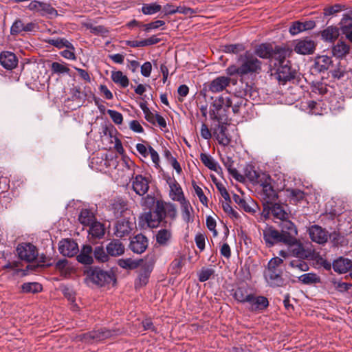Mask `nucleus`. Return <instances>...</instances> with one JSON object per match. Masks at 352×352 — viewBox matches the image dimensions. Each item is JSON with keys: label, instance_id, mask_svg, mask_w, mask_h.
<instances>
[{"label": "nucleus", "instance_id": "393cba45", "mask_svg": "<svg viewBox=\"0 0 352 352\" xmlns=\"http://www.w3.org/2000/svg\"><path fill=\"white\" fill-rule=\"evenodd\" d=\"M233 199L239 207L243 209L245 212L250 214H254L256 212L257 206L252 199L247 201L236 194H234Z\"/></svg>", "mask_w": 352, "mask_h": 352}, {"label": "nucleus", "instance_id": "0eeeda50", "mask_svg": "<svg viewBox=\"0 0 352 352\" xmlns=\"http://www.w3.org/2000/svg\"><path fill=\"white\" fill-rule=\"evenodd\" d=\"M263 238L267 247L271 248L276 244L285 243V238L282 236L280 231L273 226H267L263 230Z\"/></svg>", "mask_w": 352, "mask_h": 352}, {"label": "nucleus", "instance_id": "a211bd4d", "mask_svg": "<svg viewBox=\"0 0 352 352\" xmlns=\"http://www.w3.org/2000/svg\"><path fill=\"white\" fill-rule=\"evenodd\" d=\"M78 252L79 254H76V260L78 263L85 265H90L94 263L91 245L89 244L83 245Z\"/></svg>", "mask_w": 352, "mask_h": 352}, {"label": "nucleus", "instance_id": "2eb2a0df", "mask_svg": "<svg viewBox=\"0 0 352 352\" xmlns=\"http://www.w3.org/2000/svg\"><path fill=\"white\" fill-rule=\"evenodd\" d=\"M133 223L128 219L118 221L114 227V234L118 238H123L130 234L133 230Z\"/></svg>", "mask_w": 352, "mask_h": 352}, {"label": "nucleus", "instance_id": "aec40b11", "mask_svg": "<svg viewBox=\"0 0 352 352\" xmlns=\"http://www.w3.org/2000/svg\"><path fill=\"white\" fill-rule=\"evenodd\" d=\"M148 244L147 238L144 235L139 234L131 239L129 248L134 253L142 254L147 248Z\"/></svg>", "mask_w": 352, "mask_h": 352}, {"label": "nucleus", "instance_id": "2f4dec72", "mask_svg": "<svg viewBox=\"0 0 352 352\" xmlns=\"http://www.w3.org/2000/svg\"><path fill=\"white\" fill-rule=\"evenodd\" d=\"M168 185L170 187V197L172 200L179 202L186 199L182 187L175 179H170L168 182Z\"/></svg>", "mask_w": 352, "mask_h": 352}, {"label": "nucleus", "instance_id": "5701e85b", "mask_svg": "<svg viewBox=\"0 0 352 352\" xmlns=\"http://www.w3.org/2000/svg\"><path fill=\"white\" fill-rule=\"evenodd\" d=\"M132 187L136 194L142 196L148 190V180L141 175H137L133 177Z\"/></svg>", "mask_w": 352, "mask_h": 352}, {"label": "nucleus", "instance_id": "4468645a", "mask_svg": "<svg viewBox=\"0 0 352 352\" xmlns=\"http://www.w3.org/2000/svg\"><path fill=\"white\" fill-rule=\"evenodd\" d=\"M109 210L112 212L114 218H120L130 214L127 203L122 199H116L109 206Z\"/></svg>", "mask_w": 352, "mask_h": 352}, {"label": "nucleus", "instance_id": "9b49d317", "mask_svg": "<svg viewBox=\"0 0 352 352\" xmlns=\"http://www.w3.org/2000/svg\"><path fill=\"white\" fill-rule=\"evenodd\" d=\"M59 252L64 256L72 257L78 254V243L71 239H65L58 243Z\"/></svg>", "mask_w": 352, "mask_h": 352}, {"label": "nucleus", "instance_id": "774afa93", "mask_svg": "<svg viewBox=\"0 0 352 352\" xmlns=\"http://www.w3.org/2000/svg\"><path fill=\"white\" fill-rule=\"evenodd\" d=\"M287 191L289 192L290 197L294 199L295 201H299L304 199L305 193L299 189H291L287 190Z\"/></svg>", "mask_w": 352, "mask_h": 352}, {"label": "nucleus", "instance_id": "de8ad7c7", "mask_svg": "<svg viewBox=\"0 0 352 352\" xmlns=\"http://www.w3.org/2000/svg\"><path fill=\"white\" fill-rule=\"evenodd\" d=\"M89 226H90L89 232L92 236L101 239L104 235V228L101 223L95 221Z\"/></svg>", "mask_w": 352, "mask_h": 352}, {"label": "nucleus", "instance_id": "338daca9", "mask_svg": "<svg viewBox=\"0 0 352 352\" xmlns=\"http://www.w3.org/2000/svg\"><path fill=\"white\" fill-rule=\"evenodd\" d=\"M289 32L293 36L304 32L302 22L299 21L293 22L289 27Z\"/></svg>", "mask_w": 352, "mask_h": 352}, {"label": "nucleus", "instance_id": "0e129e2a", "mask_svg": "<svg viewBox=\"0 0 352 352\" xmlns=\"http://www.w3.org/2000/svg\"><path fill=\"white\" fill-rule=\"evenodd\" d=\"M192 187L195 190V194L197 195V197H199V199L200 201V202L204 205V206H206L208 205V198L206 197V196L204 195V192H203V190L201 189V187H199V186H197L195 182H192Z\"/></svg>", "mask_w": 352, "mask_h": 352}, {"label": "nucleus", "instance_id": "3c124183", "mask_svg": "<svg viewBox=\"0 0 352 352\" xmlns=\"http://www.w3.org/2000/svg\"><path fill=\"white\" fill-rule=\"evenodd\" d=\"M200 160L206 167L212 170L217 172L218 168H219L218 163L213 157L206 153H201Z\"/></svg>", "mask_w": 352, "mask_h": 352}, {"label": "nucleus", "instance_id": "37998d69", "mask_svg": "<svg viewBox=\"0 0 352 352\" xmlns=\"http://www.w3.org/2000/svg\"><path fill=\"white\" fill-rule=\"evenodd\" d=\"M111 79L117 85L125 88L129 86V80L126 75H124L121 71L111 72Z\"/></svg>", "mask_w": 352, "mask_h": 352}, {"label": "nucleus", "instance_id": "c9c22d12", "mask_svg": "<svg viewBox=\"0 0 352 352\" xmlns=\"http://www.w3.org/2000/svg\"><path fill=\"white\" fill-rule=\"evenodd\" d=\"M331 63V57L326 55L319 56L315 60L314 67L318 72H321L327 70Z\"/></svg>", "mask_w": 352, "mask_h": 352}, {"label": "nucleus", "instance_id": "09e8293b", "mask_svg": "<svg viewBox=\"0 0 352 352\" xmlns=\"http://www.w3.org/2000/svg\"><path fill=\"white\" fill-rule=\"evenodd\" d=\"M93 257L100 263L107 262L109 258L102 245H98L93 249Z\"/></svg>", "mask_w": 352, "mask_h": 352}, {"label": "nucleus", "instance_id": "5fc2aeb1", "mask_svg": "<svg viewBox=\"0 0 352 352\" xmlns=\"http://www.w3.org/2000/svg\"><path fill=\"white\" fill-rule=\"evenodd\" d=\"M225 166L227 168L229 173L237 181L242 182L244 179V177L239 173L238 170L232 167L233 161L231 158L228 157L226 160L223 161Z\"/></svg>", "mask_w": 352, "mask_h": 352}, {"label": "nucleus", "instance_id": "a19ab883", "mask_svg": "<svg viewBox=\"0 0 352 352\" xmlns=\"http://www.w3.org/2000/svg\"><path fill=\"white\" fill-rule=\"evenodd\" d=\"M252 294H249L248 289L245 287H237L234 292L233 296L236 300L241 303H245L248 300H250V296Z\"/></svg>", "mask_w": 352, "mask_h": 352}, {"label": "nucleus", "instance_id": "ea45409f", "mask_svg": "<svg viewBox=\"0 0 352 352\" xmlns=\"http://www.w3.org/2000/svg\"><path fill=\"white\" fill-rule=\"evenodd\" d=\"M45 43L60 50L64 47L65 48H73V44L70 43L67 39L65 38H48L45 40Z\"/></svg>", "mask_w": 352, "mask_h": 352}, {"label": "nucleus", "instance_id": "473e14b6", "mask_svg": "<svg viewBox=\"0 0 352 352\" xmlns=\"http://www.w3.org/2000/svg\"><path fill=\"white\" fill-rule=\"evenodd\" d=\"M320 36L323 41L333 43L339 37L340 29L336 26H328L320 32Z\"/></svg>", "mask_w": 352, "mask_h": 352}, {"label": "nucleus", "instance_id": "ddd939ff", "mask_svg": "<svg viewBox=\"0 0 352 352\" xmlns=\"http://www.w3.org/2000/svg\"><path fill=\"white\" fill-rule=\"evenodd\" d=\"M315 49V42L308 37L297 40L294 46V51L297 54L303 55L313 54Z\"/></svg>", "mask_w": 352, "mask_h": 352}, {"label": "nucleus", "instance_id": "423d86ee", "mask_svg": "<svg viewBox=\"0 0 352 352\" xmlns=\"http://www.w3.org/2000/svg\"><path fill=\"white\" fill-rule=\"evenodd\" d=\"M276 67L274 75L279 83L285 85L287 82L296 79L298 73L295 69L292 68L291 63L280 65Z\"/></svg>", "mask_w": 352, "mask_h": 352}, {"label": "nucleus", "instance_id": "f03ea898", "mask_svg": "<svg viewBox=\"0 0 352 352\" xmlns=\"http://www.w3.org/2000/svg\"><path fill=\"white\" fill-rule=\"evenodd\" d=\"M258 184V194L262 203L265 204H272L276 202L278 198V192L274 189V181L269 175H263V179L260 180Z\"/></svg>", "mask_w": 352, "mask_h": 352}, {"label": "nucleus", "instance_id": "20e7f679", "mask_svg": "<svg viewBox=\"0 0 352 352\" xmlns=\"http://www.w3.org/2000/svg\"><path fill=\"white\" fill-rule=\"evenodd\" d=\"M85 274L87 280L100 287L116 282L115 276L111 271H105L99 267H90Z\"/></svg>", "mask_w": 352, "mask_h": 352}, {"label": "nucleus", "instance_id": "bb28decb", "mask_svg": "<svg viewBox=\"0 0 352 352\" xmlns=\"http://www.w3.org/2000/svg\"><path fill=\"white\" fill-rule=\"evenodd\" d=\"M171 223H168L169 228H162L159 230L155 235L156 242L160 246H167L172 239Z\"/></svg>", "mask_w": 352, "mask_h": 352}, {"label": "nucleus", "instance_id": "79ce46f5", "mask_svg": "<svg viewBox=\"0 0 352 352\" xmlns=\"http://www.w3.org/2000/svg\"><path fill=\"white\" fill-rule=\"evenodd\" d=\"M185 256L184 255H178L177 257L171 262L169 270L172 274H178L180 273L182 267L185 264Z\"/></svg>", "mask_w": 352, "mask_h": 352}, {"label": "nucleus", "instance_id": "58836bf2", "mask_svg": "<svg viewBox=\"0 0 352 352\" xmlns=\"http://www.w3.org/2000/svg\"><path fill=\"white\" fill-rule=\"evenodd\" d=\"M79 222L86 226L94 223L96 217L94 213L89 209H82L78 215Z\"/></svg>", "mask_w": 352, "mask_h": 352}, {"label": "nucleus", "instance_id": "f3484780", "mask_svg": "<svg viewBox=\"0 0 352 352\" xmlns=\"http://www.w3.org/2000/svg\"><path fill=\"white\" fill-rule=\"evenodd\" d=\"M292 52V50L289 47H276L272 53L273 58L275 60L274 65L278 66L290 63L287 58L291 56Z\"/></svg>", "mask_w": 352, "mask_h": 352}, {"label": "nucleus", "instance_id": "e433bc0d", "mask_svg": "<svg viewBox=\"0 0 352 352\" xmlns=\"http://www.w3.org/2000/svg\"><path fill=\"white\" fill-rule=\"evenodd\" d=\"M182 209V217L183 220L188 223L190 221H193V217L192 216V212L193 209L190 204V202L186 199H183V201H179Z\"/></svg>", "mask_w": 352, "mask_h": 352}, {"label": "nucleus", "instance_id": "e2e57ef3", "mask_svg": "<svg viewBox=\"0 0 352 352\" xmlns=\"http://www.w3.org/2000/svg\"><path fill=\"white\" fill-rule=\"evenodd\" d=\"M230 202H231L230 199V201H225L224 202L222 203V208H223L224 212H226L230 217L237 219L240 217V215L230 206Z\"/></svg>", "mask_w": 352, "mask_h": 352}, {"label": "nucleus", "instance_id": "864d4df0", "mask_svg": "<svg viewBox=\"0 0 352 352\" xmlns=\"http://www.w3.org/2000/svg\"><path fill=\"white\" fill-rule=\"evenodd\" d=\"M298 280L305 285H311L320 282V277L315 273L304 274L298 277Z\"/></svg>", "mask_w": 352, "mask_h": 352}, {"label": "nucleus", "instance_id": "f8f14e48", "mask_svg": "<svg viewBox=\"0 0 352 352\" xmlns=\"http://www.w3.org/2000/svg\"><path fill=\"white\" fill-rule=\"evenodd\" d=\"M19 257L28 262L34 261L37 256V250L31 243L19 244L16 248Z\"/></svg>", "mask_w": 352, "mask_h": 352}, {"label": "nucleus", "instance_id": "7ed1b4c3", "mask_svg": "<svg viewBox=\"0 0 352 352\" xmlns=\"http://www.w3.org/2000/svg\"><path fill=\"white\" fill-rule=\"evenodd\" d=\"M239 63L243 77L255 76L261 71L262 62L249 52L239 56Z\"/></svg>", "mask_w": 352, "mask_h": 352}, {"label": "nucleus", "instance_id": "052dcab7", "mask_svg": "<svg viewBox=\"0 0 352 352\" xmlns=\"http://www.w3.org/2000/svg\"><path fill=\"white\" fill-rule=\"evenodd\" d=\"M214 274L212 268L202 267L198 273V279L200 282H205L210 278Z\"/></svg>", "mask_w": 352, "mask_h": 352}, {"label": "nucleus", "instance_id": "603ef678", "mask_svg": "<svg viewBox=\"0 0 352 352\" xmlns=\"http://www.w3.org/2000/svg\"><path fill=\"white\" fill-rule=\"evenodd\" d=\"M272 215L274 218L280 219L282 221L287 219L288 214L284 210L283 207L281 205L277 204L276 201L272 204Z\"/></svg>", "mask_w": 352, "mask_h": 352}, {"label": "nucleus", "instance_id": "72a5a7b5", "mask_svg": "<svg viewBox=\"0 0 352 352\" xmlns=\"http://www.w3.org/2000/svg\"><path fill=\"white\" fill-rule=\"evenodd\" d=\"M230 96H220L217 98L213 103L212 106L214 108L212 111H215V113L219 114V111L223 109L225 111H226L229 108H230Z\"/></svg>", "mask_w": 352, "mask_h": 352}, {"label": "nucleus", "instance_id": "680f3d73", "mask_svg": "<svg viewBox=\"0 0 352 352\" xmlns=\"http://www.w3.org/2000/svg\"><path fill=\"white\" fill-rule=\"evenodd\" d=\"M244 50V45L240 43L226 45L223 47V52L226 53L238 54Z\"/></svg>", "mask_w": 352, "mask_h": 352}, {"label": "nucleus", "instance_id": "49530a36", "mask_svg": "<svg viewBox=\"0 0 352 352\" xmlns=\"http://www.w3.org/2000/svg\"><path fill=\"white\" fill-rule=\"evenodd\" d=\"M230 107L232 108V112L234 114L240 113L241 109L245 105L246 100L233 96L230 97Z\"/></svg>", "mask_w": 352, "mask_h": 352}, {"label": "nucleus", "instance_id": "13d9d810", "mask_svg": "<svg viewBox=\"0 0 352 352\" xmlns=\"http://www.w3.org/2000/svg\"><path fill=\"white\" fill-rule=\"evenodd\" d=\"M118 264L123 269L133 270L139 266L140 261H134L131 258H121L118 261Z\"/></svg>", "mask_w": 352, "mask_h": 352}, {"label": "nucleus", "instance_id": "cd10ccee", "mask_svg": "<svg viewBox=\"0 0 352 352\" xmlns=\"http://www.w3.org/2000/svg\"><path fill=\"white\" fill-rule=\"evenodd\" d=\"M124 245L123 243L118 239H113L111 240L106 247L107 252L108 253L109 256H119L122 255L124 253Z\"/></svg>", "mask_w": 352, "mask_h": 352}, {"label": "nucleus", "instance_id": "69168bd1", "mask_svg": "<svg viewBox=\"0 0 352 352\" xmlns=\"http://www.w3.org/2000/svg\"><path fill=\"white\" fill-rule=\"evenodd\" d=\"M107 113L113 120V122L116 124H122L123 121V116L122 113L120 112L116 111V110H111L108 109Z\"/></svg>", "mask_w": 352, "mask_h": 352}, {"label": "nucleus", "instance_id": "a878e982", "mask_svg": "<svg viewBox=\"0 0 352 352\" xmlns=\"http://www.w3.org/2000/svg\"><path fill=\"white\" fill-rule=\"evenodd\" d=\"M285 244L288 245L289 253L296 258H306L309 256V254L305 250L303 245L298 241L296 238L294 243Z\"/></svg>", "mask_w": 352, "mask_h": 352}, {"label": "nucleus", "instance_id": "c756f323", "mask_svg": "<svg viewBox=\"0 0 352 352\" xmlns=\"http://www.w3.org/2000/svg\"><path fill=\"white\" fill-rule=\"evenodd\" d=\"M351 46L344 41L340 40L332 47L333 56L339 59L344 58L350 52Z\"/></svg>", "mask_w": 352, "mask_h": 352}, {"label": "nucleus", "instance_id": "4d7b16f0", "mask_svg": "<svg viewBox=\"0 0 352 352\" xmlns=\"http://www.w3.org/2000/svg\"><path fill=\"white\" fill-rule=\"evenodd\" d=\"M255 54L262 58H269L272 53L271 47L266 44H261L255 49Z\"/></svg>", "mask_w": 352, "mask_h": 352}, {"label": "nucleus", "instance_id": "4c0bfd02", "mask_svg": "<svg viewBox=\"0 0 352 352\" xmlns=\"http://www.w3.org/2000/svg\"><path fill=\"white\" fill-rule=\"evenodd\" d=\"M245 175L251 182L258 184L260 180L263 179V176L267 174L257 172L252 166H247L245 169Z\"/></svg>", "mask_w": 352, "mask_h": 352}, {"label": "nucleus", "instance_id": "8fccbe9b", "mask_svg": "<svg viewBox=\"0 0 352 352\" xmlns=\"http://www.w3.org/2000/svg\"><path fill=\"white\" fill-rule=\"evenodd\" d=\"M305 258H296L292 259L289 263V266L294 270L300 272H307L309 270L308 263L304 261Z\"/></svg>", "mask_w": 352, "mask_h": 352}, {"label": "nucleus", "instance_id": "7c9ffc66", "mask_svg": "<svg viewBox=\"0 0 352 352\" xmlns=\"http://www.w3.org/2000/svg\"><path fill=\"white\" fill-rule=\"evenodd\" d=\"M347 233L342 231L341 226L338 228V231L329 234V239L331 243L336 246H346L349 243V240L346 238Z\"/></svg>", "mask_w": 352, "mask_h": 352}, {"label": "nucleus", "instance_id": "bf43d9fd", "mask_svg": "<svg viewBox=\"0 0 352 352\" xmlns=\"http://www.w3.org/2000/svg\"><path fill=\"white\" fill-rule=\"evenodd\" d=\"M51 70L52 73L57 74H69L70 69L65 64H62L58 62H53L51 64Z\"/></svg>", "mask_w": 352, "mask_h": 352}, {"label": "nucleus", "instance_id": "412c9836", "mask_svg": "<svg viewBox=\"0 0 352 352\" xmlns=\"http://www.w3.org/2000/svg\"><path fill=\"white\" fill-rule=\"evenodd\" d=\"M231 79L228 76H218L208 85V90L212 93L223 91L230 84Z\"/></svg>", "mask_w": 352, "mask_h": 352}, {"label": "nucleus", "instance_id": "c03bdc74", "mask_svg": "<svg viewBox=\"0 0 352 352\" xmlns=\"http://www.w3.org/2000/svg\"><path fill=\"white\" fill-rule=\"evenodd\" d=\"M21 288V292L25 294H37L43 290L42 285L37 282L24 283Z\"/></svg>", "mask_w": 352, "mask_h": 352}, {"label": "nucleus", "instance_id": "f704fd0d", "mask_svg": "<svg viewBox=\"0 0 352 352\" xmlns=\"http://www.w3.org/2000/svg\"><path fill=\"white\" fill-rule=\"evenodd\" d=\"M41 16H47L50 19L55 18L58 16L57 10L50 3L44 1L41 2L38 12Z\"/></svg>", "mask_w": 352, "mask_h": 352}, {"label": "nucleus", "instance_id": "f257e3e1", "mask_svg": "<svg viewBox=\"0 0 352 352\" xmlns=\"http://www.w3.org/2000/svg\"><path fill=\"white\" fill-rule=\"evenodd\" d=\"M177 215V207L174 204L157 200L153 212L151 211L143 213L139 218V225L148 228H157L160 223L162 226H167L168 222L165 219L169 218L175 220Z\"/></svg>", "mask_w": 352, "mask_h": 352}, {"label": "nucleus", "instance_id": "39448f33", "mask_svg": "<svg viewBox=\"0 0 352 352\" xmlns=\"http://www.w3.org/2000/svg\"><path fill=\"white\" fill-rule=\"evenodd\" d=\"M210 116L212 120H215L218 124L212 129L213 135L218 141L219 144L227 146L230 144V140L226 134L227 127L223 122L222 118L215 113L214 111H210Z\"/></svg>", "mask_w": 352, "mask_h": 352}, {"label": "nucleus", "instance_id": "c85d7f7f", "mask_svg": "<svg viewBox=\"0 0 352 352\" xmlns=\"http://www.w3.org/2000/svg\"><path fill=\"white\" fill-rule=\"evenodd\" d=\"M333 269L339 274H344L352 268V261L340 256L333 262Z\"/></svg>", "mask_w": 352, "mask_h": 352}, {"label": "nucleus", "instance_id": "4be33fe9", "mask_svg": "<svg viewBox=\"0 0 352 352\" xmlns=\"http://www.w3.org/2000/svg\"><path fill=\"white\" fill-rule=\"evenodd\" d=\"M0 64L7 70H12L18 65L16 56L11 52L3 51L0 54Z\"/></svg>", "mask_w": 352, "mask_h": 352}, {"label": "nucleus", "instance_id": "6e6552de", "mask_svg": "<svg viewBox=\"0 0 352 352\" xmlns=\"http://www.w3.org/2000/svg\"><path fill=\"white\" fill-rule=\"evenodd\" d=\"M38 29V25L35 22L24 23V21L17 18L14 20L10 27V34L16 36L22 34L23 32H36Z\"/></svg>", "mask_w": 352, "mask_h": 352}, {"label": "nucleus", "instance_id": "9d476101", "mask_svg": "<svg viewBox=\"0 0 352 352\" xmlns=\"http://www.w3.org/2000/svg\"><path fill=\"white\" fill-rule=\"evenodd\" d=\"M281 230L280 232L285 238V243H294L296 241V236L298 231L296 226L291 221L285 219L280 223Z\"/></svg>", "mask_w": 352, "mask_h": 352}, {"label": "nucleus", "instance_id": "dca6fc26", "mask_svg": "<svg viewBox=\"0 0 352 352\" xmlns=\"http://www.w3.org/2000/svg\"><path fill=\"white\" fill-rule=\"evenodd\" d=\"M309 234L311 239L319 244L325 243L329 237L327 231L318 225L311 226L309 229Z\"/></svg>", "mask_w": 352, "mask_h": 352}, {"label": "nucleus", "instance_id": "b1692460", "mask_svg": "<svg viewBox=\"0 0 352 352\" xmlns=\"http://www.w3.org/2000/svg\"><path fill=\"white\" fill-rule=\"evenodd\" d=\"M265 278L272 287H280L284 284L281 270H267Z\"/></svg>", "mask_w": 352, "mask_h": 352}, {"label": "nucleus", "instance_id": "6e6d98bb", "mask_svg": "<svg viewBox=\"0 0 352 352\" xmlns=\"http://www.w3.org/2000/svg\"><path fill=\"white\" fill-rule=\"evenodd\" d=\"M162 10V6L156 3H144L142 7V12L146 15L154 14Z\"/></svg>", "mask_w": 352, "mask_h": 352}, {"label": "nucleus", "instance_id": "1a4fd4ad", "mask_svg": "<svg viewBox=\"0 0 352 352\" xmlns=\"http://www.w3.org/2000/svg\"><path fill=\"white\" fill-rule=\"evenodd\" d=\"M113 335V331L106 328H100L97 330H94L80 336L81 340L87 342H99L111 337Z\"/></svg>", "mask_w": 352, "mask_h": 352}, {"label": "nucleus", "instance_id": "6ab92c4d", "mask_svg": "<svg viewBox=\"0 0 352 352\" xmlns=\"http://www.w3.org/2000/svg\"><path fill=\"white\" fill-rule=\"evenodd\" d=\"M250 300L247 302L250 305V310L256 312H261L269 306L267 298L263 296H255L252 294Z\"/></svg>", "mask_w": 352, "mask_h": 352}, {"label": "nucleus", "instance_id": "a18cd8bd", "mask_svg": "<svg viewBox=\"0 0 352 352\" xmlns=\"http://www.w3.org/2000/svg\"><path fill=\"white\" fill-rule=\"evenodd\" d=\"M341 30L346 38L352 42V18L351 16L345 17L342 20Z\"/></svg>", "mask_w": 352, "mask_h": 352}]
</instances>
